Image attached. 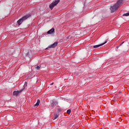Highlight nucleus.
<instances>
[{
    "label": "nucleus",
    "mask_w": 129,
    "mask_h": 129,
    "mask_svg": "<svg viewBox=\"0 0 129 129\" xmlns=\"http://www.w3.org/2000/svg\"><path fill=\"white\" fill-rule=\"evenodd\" d=\"M57 105H58V102L55 101H52L51 103V107H55V106H57Z\"/></svg>",
    "instance_id": "nucleus-5"
},
{
    "label": "nucleus",
    "mask_w": 129,
    "mask_h": 129,
    "mask_svg": "<svg viewBox=\"0 0 129 129\" xmlns=\"http://www.w3.org/2000/svg\"><path fill=\"white\" fill-rule=\"evenodd\" d=\"M54 32H55V29L51 28L47 32V34H52V33H54Z\"/></svg>",
    "instance_id": "nucleus-7"
},
{
    "label": "nucleus",
    "mask_w": 129,
    "mask_h": 129,
    "mask_svg": "<svg viewBox=\"0 0 129 129\" xmlns=\"http://www.w3.org/2000/svg\"><path fill=\"white\" fill-rule=\"evenodd\" d=\"M40 67L39 66H37L36 67V69H37V70H39L40 69Z\"/></svg>",
    "instance_id": "nucleus-13"
},
{
    "label": "nucleus",
    "mask_w": 129,
    "mask_h": 129,
    "mask_svg": "<svg viewBox=\"0 0 129 129\" xmlns=\"http://www.w3.org/2000/svg\"><path fill=\"white\" fill-rule=\"evenodd\" d=\"M39 104H40V100L38 99L36 103L34 105V106H38Z\"/></svg>",
    "instance_id": "nucleus-9"
},
{
    "label": "nucleus",
    "mask_w": 129,
    "mask_h": 129,
    "mask_svg": "<svg viewBox=\"0 0 129 129\" xmlns=\"http://www.w3.org/2000/svg\"><path fill=\"white\" fill-rule=\"evenodd\" d=\"M53 84H54V83H52L50 84V85H53Z\"/></svg>",
    "instance_id": "nucleus-16"
},
{
    "label": "nucleus",
    "mask_w": 129,
    "mask_h": 129,
    "mask_svg": "<svg viewBox=\"0 0 129 129\" xmlns=\"http://www.w3.org/2000/svg\"><path fill=\"white\" fill-rule=\"evenodd\" d=\"M29 17H31V15H27L24 16L23 17L17 21V23L18 24V25L19 26L21 25L22 23H23V21H26V20H27V19H28V18H29Z\"/></svg>",
    "instance_id": "nucleus-2"
},
{
    "label": "nucleus",
    "mask_w": 129,
    "mask_h": 129,
    "mask_svg": "<svg viewBox=\"0 0 129 129\" xmlns=\"http://www.w3.org/2000/svg\"><path fill=\"white\" fill-rule=\"evenodd\" d=\"M123 43H124V42H123L121 43V44H120L119 46H121V45H122V44H123Z\"/></svg>",
    "instance_id": "nucleus-15"
},
{
    "label": "nucleus",
    "mask_w": 129,
    "mask_h": 129,
    "mask_svg": "<svg viewBox=\"0 0 129 129\" xmlns=\"http://www.w3.org/2000/svg\"><path fill=\"white\" fill-rule=\"evenodd\" d=\"M67 112L68 114H70V113H71V109L68 110Z\"/></svg>",
    "instance_id": "nucleus-11"
},
{
    "label": "nucleus",
    "mask_w": 129,
    "mask_h": 129,
    "mask_svg": "<svg viewBox=\"0 0 129 129\" xmlns=\"http://www.w3.org/2000/svg\"><path fill=\"white\" fill-rule=\"evenodd\" d=\"M28 86V82H25L24 84V87H27Z\"/></svg>",
    "instance_id": "nucleus-12"
},
{
    "label": "nucleus",
    "mask_w": 129,
    "mask_h": 129,
    "mask_svg": "<svg viewBox=\"0 0 129 129\" xmlns=\"http://www.w3.org/2000/svg\"><path fill=\"white\" fill-rule=\"evenodd\" d=\"M21 92V91H14L13 92V95H16L18 96L19 95V94H20Z\"/></svg>",
    "instance_id": "nucleus-8"
},
{
    "label": "nucleus",
    "mask_w": 129,
    "mask_h": 129,
    "mask_svg": "<svg viewBox=\"0 0 129 129\" xmlns=\"http://www.w3.org/2000/svg\"><path fill=\"white\" fill-rule=\"evenodd\" d=\"M128 16H129V13H127L123 14V17H128Z\"/></svg>",
    "instance_id": "nucleus-10"
},
{
    "label": "nucleus",
    "mask_w": 129,
    "mask_h": 129,
    "mask_svg": "<svg viewBox=\"0 0 129 129\" xmlns=\"http://www.w3.org/2000/svg\"><path fill=\"white\" fill-rule=\"evenodd\" d=\"M119 47V46H116L117 49H118Z\"/></svg>",
    "instance_id": "nucleus-17"
},
{
    "label": "nucleus",
    "mask_w": 129,
    "mask_h": 129,
    "mask_svg": "<svg viewBox=\"0 0 129 129\" xmlns=\"http://www.w3.org/2000/svg\"><path fill=\"white\" fill-rule=\"evenodd\" d=\"M106 43H107V41L106 40L105 42L101 44H99V45H94L93 46V48H98L101 46H103V45H104V44H106Z\"/></svg>",
    "instance_id": "nucleus-6"
},
{
    "label": "nucleus",
    "mask_w": 129,
    "mask_h": 129,
    "mask_svg": "<svg viewBox=\"0 0 129 129\" xmlns=\"http://www.w3.org/2000/svg\"><path fill=\"white\" fill-rule=\"evenodd\" d=\"M123 2V0H118L117 3L114 5V6L111 7L110 8L111 13H114V12H115V11H116L120 6H121V4H122Z\"/></svg>",
    "instance_id": "nucleus-1"
},
{
    "label": "nucleus",
    "mask_w": 129,
    "mask_h": 129,
    "mask_svg": "<svg viewBox=\"0 0 129 129\" xmlns=\"http://www.w3.org/2000/svg\"><path fill=\"white\" fill-rule=\"evenodd\" d=\"M58 45V42H55L53 44H51L50 46H48L46 49H50L51 48H56Z\"/></svg>",
    "instance_id": "nucleus-4"
},
{
    "label": "nucleus",
    "mask_w": 129,
    "mask_h": 129,
    "mask_svg": "<svg viewBox=\"0 0 129 129\" xmlns=\"http://www.w3.org/2000/svg\"><path fill=\"white\" fill-rule=\"evenodd\" d=\"M57 117H58V115H55L54 116V118H55V119H56V118H57Z\"/></svg>",
    "instance_id": "nucleus-14"
},
{
    "label": "nucleus",
    "mask_w": 129,
    "mask_h": 129,
    "mask_svg": "<svg viewBox=\"0 0 129 129\" xmlns=\"http://www.w3.org/2000/svg\"><path fill=\"white\" fill-rule=\"evenodd\" d=\"M60 0H55L54 1H53V2L49 5V9H50V10L54 9V7L57 6Z\"/></svg>",
    "instance_id": "nucleus-3"
}]
</instances>
